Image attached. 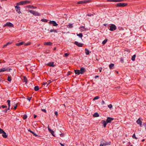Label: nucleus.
Masks as SVG:
<instances>
[{"label": "nucleus", "instance_id": "obj_1", "mask_svg": "<svg viewBox=\"0 0 146 146\" xmlns=\"http://www.w3.org/2000/svg\"><path fill=\"white\" fill-rule=\"evenodd\" d=\"M30 2L29 1H20V2L17 3V5H24L25 4H29L30 3Z\"/></svg>", "mask_w": 146, "mask_h": 146}, {"label": "nucleus", "instance_id": "obj_2", "mask_svg": "<svg viewBox=\"0 0 146 146\" xmlns=\"http://www.w3.org/2000/svg\"><path fill=\"white\" fill-rule=\"evenodd\" d=\"M29 12L35 16H39L40 15V14L36 11H34L32 10H29Z\"/></svg>", "mask_w": 146, "mask_h": 146}, {"label": "nucleus", "instance_id": "obj_3", "mask_svg": "<svg viewBox=\"0 0 146 146\" xmlns=\"http://www.w3.org/2000/svg\"><path fill=\"white\" fill-rule=\"evenodd\" d=\"M127 3H117L116 5V7H124L127 5Z\"/></svg>", "mask_w": 146, "mask_h": 146}, {"label": "nucleus", "instance_id": "obj_4", "mask_svg": "<svg viewBox=\"0 0 146 146\" xmlns=\"http://www.w3.org/2000/svg\"><path fill=\"white\" fill-rule=\"evenodd\" d=\"M110 28L109 29V30L111 31H113L116 29V27L113 24H112L110 26Z\"/></svg>", "mask_w": 146, "mask_h": 146}, {"label": "nucleus", "instance_id": "obj_5", "mask_svg": "<svg viewBox=\"0 0 146 146\" xmlns=\"http://www.w3.org/2000/svg\"><path fill=\"white\" fill-rule=\"evenodd\" d=\"M18 5H17L15 7V8L16 9V10L17 12L19 14H20L21 13L20 11V7L18 6Z\"/></svg>", "mask_w": 146, "mask_h": 146}, {"label": "nucleus", "instance_id": "obj_6", "mask_svg": "<svg viewBox=\"0 0 146 146\" xmlns=\"http://www.w3.org/2000/svg\"><path fill=\"white\" fill-rule=\"evenodd\" d=\"M114 119V118L109 117H107V119H106V121L107 123H110Z\"/></svg>", "mask_w": 146, "mask_h": 146}, {"label": "nucleus", "instance_id": "obj_7", "mask_svg": "<svg viewBox=\"0 0 146 146\" xmlns=\"http://www.w3.org/2000/svg\"><path fill=\"white\" fill-rule=\"evenodd\" d=\"M74 44L77 46H78L80 47H82L84 44H83L79 43L78 42L76 41L75 42H74Z\"/></svg>", "mask_w": 146, "mask_h": 146}, {"label": "nucleus", "instance_id": "obj_8", "mask_svg": "<svg viewBox=\"0 0 146 146\" xmlns=\"http://www.w3.org/2000/svg\"><path fill=\"white\" fill-rule=\"evenodd\" d=\"M49 23L50 24H52L54 26H57L58 25V24L55 21H50Z\"/></svg>", "mask_w": 146, "mask_h": 146}, {"label": "nucleus", "instance_id": "obj_9", "mask_svg": "<svg viewBox=\"0 0 146 146\" xmlns=\"http://www.w3.org/2000/svg\"><path fill=\"white\" fill-rule=\"evenodd\" d=\"M7 26L10 27H13V24L10 22H7L4 26Z\"/></svg>", "mask_w": 146, "mask_h": 146}, {"label": "nucleus", "instance_id": "obj_10", "mask_svg": "<svg viewBox=\"0 0 146 146\" xmlns=\"http://www.w3.org/2000/svg\"><path fill=\"white\" fill-rule=\"evenodd\" d=\"M80 74H82L84 72H85L86 70L84 68L82 67L80 68Z\"/></svg>", "mask_w": 146, "mask_h": 146}, {"label": "nucleus", "instance_id": "obj_11", "mask_svg": "<svg viewBox=\"0 0 146 146\" xmlns=\"http://www.w3.org/2000/svg\"><path fill=\"white\" fill-rule=\"evenodd\" d=\"M124 0H108V1L113 2H122Z\"/></svg>", "mask_w": 146, "mask_h": 146}, {"label": "nucleus", "instance_id": "obj_12", "mask_svg": "<svg viewBox=\"0 0 146 146\" xmlns=\"http://www.w3.org/2000/svg\"><path fill=\"white\" fill-rule=\"evenodd\" d=\"M48 129L49 131L51 134L54 137H55V136L54 135V131L51 130L50 128L48 127Z\"/></svg>", "mask_w": 146, "mask_h": 146}, {"label": "nucleus", "instance_id": "obj_13", "mask_svg": "<svg viewBox=\"0 0 146 146\" xmlns=\"http://www.w3.org/2000/svg\"><path fill=\"white\" fill-rule=\"evenodd\" d=\"M54 62H50L48 63L47 64V65L50 66L54 67L55 66V65L54 64Z\"/></svg>", "mask_w": 146, "mask_h": 146}, {"label": "nucleus", "instance_id": "obj_14", "mask_svg": "<svg viewBox=\"0 0 146 146\" xmlns=\"http://www.w3.org/2000/svg\"><path fill=\"white\" fill-rule=\"evenodd\" d=\"M101 123L102 124H103L104 127H106V125L108 123H107L106 121H105L104 120H102L101 122Z\"/></svg>", "mask_w": 146, "mask_h": 146}, {"label": "nucleus", "instance_id": "obj_15", "mask_svg": "<svg viewBox=\"0 0 146 146\" xmlns=\"http://www.w3.org/2000/svg\"><path fill=\"white\" fill-rule=\"evenodd\" d=\"M136 122L138 124L140 125V126H141L142 122L140 120L139 118L136 121Z\"/></svg>", "mask_w": 146, "mask_h": 146}, {"label": "nucleus", "instance_id": "obj_16", "mask_svg": "<svg viewBox=\"0 0 146 146\" xmlns=\"http://www.w3.org/2000/svg\"><path fill=\"white\" fill-rule=\"evenodd\" d=\"M52 44V43L50 42H45L44 43V44L46 45H51Z\"/></svg>", "mask_w": 146, "mask_h": 146}, {"label": "nucleus", "instance_id": "obj_17", "mask_svg": "<svg viewBox=\"0 0 146 146\" xmlns=\"http://www.w3.org/2000/svg\"><path fill=\"white\" fill-rule=\"evenodd\" d=\"M80 71L79 70H74V72L75 74L77 75H78L80 74Z\"/></svg>", "mask_w": 146, "mask_h": 146}, {"label": "nucleus", "instance_id": "obj_18", "mask_svg": "<svg viewBox=\"0 0 146 146\" xmlns=\"http://www.w3.org/2000/svg\"><path fill=\"white\" fill-rule=\"evenodd\" d=\"M28 131L32 133L35 136H38L36 135L34 132L31 131L30 129H28Z\"/></svg>", "mask_w": 146, "mask_h": 146}, {"label": "nucleus", "instance_id": "obj_19", "mask_svg": "<svg viewBox=\"0 0 146 146\" xmlns=\"http://www.w3.org/2000/svg\"><path fill=\"white\" fill-rule=\"evenodd\" d=\"M23 81L24 82H25V84H26L27 82V79L26 76H24L23 77Z\"/></svg>", "mask_w": 146, "mask_h": 146}, {"label": "nucleus", "instance_id": "obj_20", "mask_svg": "<svg viewBox=\"0 0 146 146\" xmlns=\"http://www.w3.org/2000/svg\"><path fill=\"white\" fill-rule=\"evenodd\" d=\"M27 7L31 9H36V7H34L33 6V5H29L27 6Z\"/></svg>", "mask_w": 146, "mask_h": 146}, {"label": "nucleus", "instance_id": "obj_21", "mask_svg": "<svg viewBox=\"0 0 146 146\" xmlns=\"http://www.w3.org/2000/svg\"><path fill=\"white\" fill-rule=\"evenodd\" d=\"M50 33L54 32L56 33H57L58 32L57 30L51 29L50 30Z\"/></svg>", "mask_w": 146, "mask_h": 146}, {"label": "nucleus", "instance_id": "obj_22", "mask_svg": "<svg viewBox=\"0 0 146 146\" xmlns=\"http://www.w3.org/2000/svg\"><path fill=\"white\" fill-rule=\"evenodd\" d=\"M99 116V114L97 112H96L93 115V116L94 117H97Z\"/></svg>", "mask_w": 146, "mask_h": 146}, {"label": "nucleus", "instance_id": "obj_23", "mask_svg": "<svg viewBox=\"0 0 146 146\" xmlns=\"http://www.w3.org/2000/svg\"><path fill=\"white\" fill-rule=\"evenodd\" d=\"M3 134L2 135L3 137L5 138H7V135H6V133L5 132V133H3Z\"/></svg>", "mask_w": 146, "mask_h": 146}, {"label": "nucleus", "instance_id": "obj_24", "mask_svg": "<svg viewBox=\"0 0 146 146\" xmlns=\"http://www.w3.org/2000/svg\"><path fill=\"white\" fill-rule=\"evenodd\" d=\"M8 70L7 69H6L5 68H2L0 69V72H3L5 71Z\"/></svg>", "mask_w": 146, "mask_h": 146}, {"label": "nucleus", "instance_id": "obj_25", "mask_svg": "<svg viewBox=\"0 0 146 146\" xmlns=\"http://www.w3.org/2000/svg\"><path fill=\"white\" fill-rule=\"evenodd\" d=\"M90 1V0H84V1H81V2H82V4L86 3H88Z\"/></svg>", "mask_w": 146, "mask_h": 146}, {"label": "nucleus", "instance_id": "obj_26", "mask_svg": "<svg viewBox=\"0 0 146 146\" xmlns=\"http://www.w3.org/2000/svg\"><path fill=\"white\" fill-rule=\"evenodd\" d=\"M24 43V42H22L18 43L16 44V45L17 46H20V45H21L23 44Z\"/></svg>", "mask_w": 146, "mask_h": 146}, {"label": "nucleus", "instance_id": "obj_27", "mask_svg": "<svg viewBox=\"0 0 146 146\" xmlns=\"http://www.w3.org/2000/svg\"><path fill=\"white\" fill-rule=\"evenodd\" d=\"M114 66V64H111L109 65V67L110 68V69H113V68Z\"/></svg>", "mask_w": 146, "mask_h": 146}, {"label": "nucleus", "instance_id": "obj_28", "mask_svg": "<svg viewBox=\"0 0 146 146\" xmlns=\"http://www.w3.org/2000/svg\"><path fill=\"white\" fill-rule=\"evenodd\" d=\"M85 53L86 55H89V50L86 48L85 49Z\"/></svg>", "mask_w": 146, "mask_h": 146}, {"label": "nucleus", "instance_id": "obj_29", "mask_svg": "<svg viewBox=\"0 0 146 146\" xmlns=\"http://www.w3.org/2000/svg\"><path fill=\"white\" fill-rule=\"evenodd\" d=\"M11 43H12V42H8L6 44H5L4 45H3V47H6V46H7L8 45H9L11 44Z\"/></svg>", "mask_w": 146, "mask_h": 146}, {"label": "nucleus", "instance_id": "obj_30", "mask_svg": "<svg viewBox=\"0 0 146 146\" xmlns=\"http://www.w3.org/2000/svg\"><path fill=\"white\" fill-rule=\"evenodd\" d=\"M80 28H81V31L82 32L85 30V27L84 26H80Z\"/></svg>", "mask_w": 146, "mask_h": 146}, {"label": "nucleus", "instance_id": "obj_31", "mask_svg": "<svg viewBox=\"0 0 146 146\" xmlns=\"http://www.w3.org/2000/svg\"><path fill=\"white\" fill-rule=\"evenodd\" d=\"M39 87L38 86H36L34 87V90L35 91H37L38 90H39Z\"/></svg>", "mask_w": 146, "mask_h": 146}, {"label": "nucleus", "instance_id": "obj_32", "mask_svg": "<svg viewBox=\"0 0 146 146\" xmlns=\"http://www.w3.org/2000/svg\"><path fill=\"white\" fill-rule=\"evenodd\" d=\"M136 56V54H134L132 57L131 60L132 61H134L135 60Z\"/></svg>", "mask_w": 146, "mask_h": 146}, {"label": "nucleus", "instance_id": "obj_33", "mask_svg": "<svg viewBox=\"0 0 146 146\" xmlns=\"http://www.w3.org/2000/svg\"><path fill=\"white\" fill-rule=\"evenodd\" d=\"M108 39H105L103 41H102V44H105L106 43Z\"/></svg>", "mask_w": 146, "mask_h": 146}, {"label": "nucleus", "instance_id": "obj_34", "mask_svg": "<svg viewBox=\"0 0 146 146\" xmlns=\"http://www.w3.org/2000/svg\"><path fill=\"white\" fill-rule=\"evenodd\" d=\"M41 21H42V22H47L48 21V20H47L46 19H42L41 20Z\"/></svg>", "mask_w": 146, "mask_h": 146}, {"label": "nucleus", "instance_id": "obj_35", "mask_svg": "<svg viewBox=\"0 0 146 146\" xmlns=\"http://www.w3.org/2000/svg\"><path fill=\"white\" fill-rule=\"evenodd\" d=\"M77 36L82 38L83 36V35L82 33H80L79 34H77Z\"/></svg>", "mask_w": 146, "mask_h": 146}, {"label": "nucleus", "instance_id": "obj_36", "mask_svg": "<svg viewBox=\"0 0 146 146\" xmlns=\"http://www.w3.org/2000/svg\"><path fill=\"white\" fill-rule=\"evenodd\" d=\"M72 25V24H69L68 25V27L69 28H72L73 27Z\"/></svg>", "mask_w": 146, "mask_h": 146}, {"label": "nucleus", "instance_id": "obj_37", "mask_svg": "<svg viewBox=\"0 0 146 146\" xmlns=\"http://www.w3.org/2000/svg\"><path fill=\"white\" fill-rule=\"evenodd\" d=\"M104 144V146H106L107 145H110V142H106Z\"/></svg>", "mask_w": 146, "mask_h": 146}, {"label": "nucleus", "instance_id": "obj_38", "mask_svg": "<svg viewBox=\"0 0 146 146\" xmlns=\"http://www.w3.org/2000/svg\"><path fill=\"white\" fill-rule=\"evenodd\" d=\"M10 109V108L8 107V108H7L5 110L3 111V112L6 113L7 112V110H9Z\"/></svg>", "mask_w": 146, "mask_h": 146}, {"label": "nucleus", "instance_id": "obj_39", "mask_svg": "<svg viewBox=\"0 0 146 146\" xmlns=\"http://www.w3.org/2000/svg\"><path fill=\"white\" fill-rule=\"evenodd\" d=\"M7 80L9 82H11V77L10 76H8V77Z\"/></svg>", "mask_w": 146, "mask_h": 146}, {"label": "nucleus", "instance_id": "obj_40", "mask_svg": "<svg viewBox=\"0 0 146 146\" xmlns=\"http://www.w3.org/2000/svg\"><path fill=\"white\" fill-rule=\"evenodd\" d=\"M3 133H5V131L2 129L0 128V134H3Z\"/></svg>", "mask_w": 146, "mask_h": 146}, {"label": "nucleus", "instance_id": "obj_41", "mask_svg": "<svg viewBox=\"0 0 146 146\" xmlns=\"http://www.w3.org/2000/svg\"><path fill=\"white\" fill-rule=\"evenodd\" d=\"M99 97L98 96H96L93 99V100H97L99 99Z\"/></svg>", "mask_w": 146, "mask_h": 146}, {"label": "nucleus", "instance_id": "obj_42", "mask_svg": "<svg viewBox=\"0 0 146 146\" xmlns=\"http://www.w3.org/2000/svg\"><path fill=\"white\" fill-rule=\"evenodd\" d=\"M31 44V42H29L25 44L24 45L25 46H26L29 45Z\"/></svg>", "mask_w": 146, "mask_h": 146}, {"label": "nucleus", "instance_id": "obj_43", "mask_svg": "<svg viewBox=\"0 0 146 146\" xmlns=\"http://www.w3.org/2000/svg\"><path fill=\"white\" fill-rule=\"evenodd\" d=\"M27 117V115H24L23 118L24 119H26Z\"/></svg>", "mask_w": 146, "mask_h": 146}, {"label": "nucleus", "instance_id": "obj_44", "mask_svg": "<svg viewBox=\"0 0 146 146\" xmlns=\"http://www.w3.org/2000/svg\"><path fill=\"white\" fill-rule=\"evenodd\" d=\"M120 61L122 63H123L124 62V60L123 57H121V58Z\"/></svg>", "mask_w": 146, "mask_h": 146}, {"label": "nucleus", "instance_id": "obj_45", "mask_svg": "<svg viewBox=\"0 0 146 146\" xmlns=\"http://www.w3.org/2000/svg\"><path fill=\"white\" fill-rule=\"evenodd\" d=\"M132 137L133 138H134L135 139H137V138L135 136V133L132 136Z\"/></svg>", "mask_w": 146, "mask_h": 146}, {"label": "nucleus", "instance_id": "obj_46", "mask_svg": "<svg viewBox=\"0 0 146 146\" xmlns=\"http://www.w3.org/2000/svg\"><path fill=\"white\" fill-rule=\"evenodd\" d=\"M108 107L110 108H112V106L111 104H110L108 105Z\"/></svg>", "mask_w": 146, "mask_h": 146}, {"label": "nucleus", "instance_id": "obj_47", "mask_svg": "<svg viewBox=\"0 0 146 146\" xmlns=\"http://www.w3.org/2000/svg\"><path fill=\"white\" fill-rule=\"evenodd\" d=\"M41 110L42 111H43L45 113H46V110L45 109H41Z\"/></svg>", "mask_w": 146, "mask_h": 146}, {"label": "nucleus", "instance_id": "obj_48", "mask_svg": "<svg viewBox=\"0 0 146 146\" xmlns=\"http://www.w3.org/2000/svg\"><path fill=\"white\" fill-rule=\"evenodd\" d=\"M47 82H48V83L47 84V86L48 85L50 84V83H51L52 82V81H51L50 80H48V81Z\"/></svg>", "mask_w": 146, "mask_h": 146}, {"label": "nucleus", "instance_id": "obj_49", "mask_svg": "<svg viewBox=\"0 0 146 146\" xmlns=\"http://www.w3.org/2000/svg\"><path fill=\"white\" fill-rule=\"evenodd\" d=\"M72 73V72H71L70 71H69L68 72L67 74V75L68 76H69V75H70L71 73Z\"/></svg>", "mask_w": 146, "mask_h": 146}, {"label": "nucleus", "instance_id": "obj_50", "mask_svg": "<svg viewBox=\"0 0 146 146\" xmlns=\"http://www.w3.org/2000/svg\"><path fill=\"white\" fill-rule=\"evenodd\" d=\"M64 134L63 133H62L60 134V136L62 137H64Z\"/></svg>", "mask_w": 146, "mask_h": 146}, {"label": "nucleus", "instance_id": "obj_51", "mask_svg": "<svg viewBox=\"0 0 146 146\" xmlns=\"http://www.w3.org/2000/svg\"><path fill=\"white\" fill-rule=\"evenodd\" d=\"M1 107L3 108H7V106H6L2 105V106H1Z\"/></svg>", "mask_w": 146, "mask_h": 146}, {"label": "nucleus", "instance_id": "obj_52", "mask_svg": "<svg viewBox=\"0 0 146 146\" xmlns=\"http://www.w3.org/2000/svg\"><path fill=\"white\" fill-rule=\"evenodd\" d=\"M64 55L66 56H67L69 55V54L68 53H65L64 54Z\"/></svg>", "mask_w": 146, "mask_h": 146}, {"label": "nucleus", "instance_id": "obj_53", "mask_svg": "<svg viewBox=\"0 0 146 146\" xmlns=\"http://www.w3.org/2000/svg\"><path fill=\"white\" fill-rule=\"evenodd\" d=\"M87 15L88 16H93V15L92 14H90Z\"/></svg>", "mask_w": 146, "mask_h": 146}, {"label": "nucleus", "instance_id": "obj_54", "mask_svg": "<svg viewBox=\"0 0 146 146\" xmlns=\"http://www.w3.org/2000/svg\"><path fill=\"white\" fill-rule=\"evenodd\" d=\"M17 106V104L15 105V106H14V110H16V109Z\"/></svg>", "mask_w": 146, "mask_h": 146}, {"label": "nucleus", "instance_id": "obj_55", "mask_svg": "<svg viewBox=\"0 0 146 146\" xmlns=\"http://www.w3.org/2000/svg\"><path fill=\"white\" fill-rule=\"evenodd\" d=\"M99 71H100V72H101V71H102V67H100V68H98Z\"/></svg>", "mask_w": 146, "mask_h": 146}, {"label": "nucleus", "instance_id": "obj_56", "mask_svg": "<svg viewBox=\"0 0 146 146\" xmlns=\"http://www.w3.org/2000/svg\"><path fill=\"white\" fill-rule=\"evenodd\" d=\"M105 102H104V101L102 100V102H101V104L102 105H103L104 104H105Z\"/></svg>", "mask_w": 146, "mask_h": 146}, {"label": "nucleus", "instance_id": "obj_57", "mask_svg": "<svg viewBox=\"0 0 146 146\" xmlns=\"http://www.w3.org/2000/svg\"><path fill=\"white\" fill-rule=\"evenodd\" d=\"M32 98V97H31L30 98H27V99L28 100H29V102H30V100H31V98Z\"/></svg>", "mask_w": 146, "mask_h": 146}, {"label": "nucleus", "instance_id": "obj_58", "mask_svg": "<svg viewBox=\"0 0 146 146\" xmlns=\"http://www.w3.org/2000/svg\"><path fill=\"white\" fill-rule=\"evenodd\" d=\"M77 4H82L81 1H80L78 2L77 3Z\"/></svg>", "mask_w": 146, "mask_h": 146}, {"label": "nucleus", "instance_id": "obj_59", "mask_svg": "<svg viewBox=\"0 0 146 146\" xmlns=\"http://www.w3.org/2000/svg\"><path fill=\"white\" fill-rule=\"evenodd\" d=\"M54 114L56 115V116H57L58 115V112L56 111L54 112Z\"/></svg>", "mask_w": 146, "mask_h": 146}, {"label": "nucleus", "instance_id": "obj_60", "mask_svg": "<svg viewBox=\"0 0 146 146\" xmlns=\"http://www.w3.org/2000/svg\"><path fill=\"white\" fill-rule=\"evenodd\" d=\"M100 146H104V143H103V144H101L100 145Z\"/></svg>", "mask_w": 146, "mask_h": 146}, {"label": "nucleus", "instance_id": "obj_61", "mask_svg": "<svg viewBox=\"0 0 146 146\" xmlns=\"http://www.w3.org/2000/svg\"><path fill=\"white\" fill-rule=\"evenodd\" d=\"M7 102L8 103H10V100H7Z\"/></svg>", "mask_w": 146, "mask_h": 146}, {"label": "nucleus", "instance_id": "obj_62", "mask_svg": "<svg viewBox=\"0 0 146 146\" xmlns=\"http://www.w3.org/2000/svg\"><path fill=\"white\" fill-rule=\"evenodd\" d=\"M37 117V115H34V118H35Z\"/></svg>", "mask_w": 146, "mask_h": 146}, {"label": "nucleus", "instance_id": "obj_63", "mask_svg": "<svg viewBox=\"0 0 146 146\" xmlns=\"http://www.w3.org/2000/svg\"><path fill=\"white\" fill-rule=\"evenodd\" d=\"M8 107L10 108V103H8Z\"/></svg>", "mask_w": 146, "mask_h": 146}, {"label": "nucleus", "instance_id": "obj_64", "mask_svg": "<svg viewBox=\"0 0 146 146\" xmlns=\"http://www.w3.org/2000/svg\"><path fill=\"white\" fill-rule=\"evenodd\" d=\"M60 144L61 145V146H64V144H62L61 143H60Z\"/></svg>", "mask_w": 146, "mask_h": 146}]
</instances>
